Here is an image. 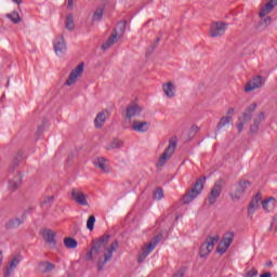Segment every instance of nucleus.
I'll list each match as a JSON object with an SVG mask.
<instances>
[{
	"label": "nucleus",
	"mask_w": 277,
	"mask_h": 277,
	"mask_svg": "<svg viewBox=\"0 0 277 277\" xmlns=\"http://www.w3.org/2000/svg\"><path fill=\"white\" fill-rule=\"evenodd\" d=\"M206 181H207V177L202 176L195 182L192 189L183 196L182 198L183 205H189V202H194L195 198H198V196L202 194V189H205Z\"/></svg>",
	"instance_id": "f257e3e1"
},
{
	"label": "nucleus",
	"mask_w": 277,
	"mask_h": 277,
	"mask_svg": "<svg viewBox=\"0 0 277 277\" xmlns=\"http://www.w3.org/2000/svg\"><path fill=\"white\" fill-rule=\"evenodd\" d=\"M111 236L109 234H105L100 237L97 240L93 242L91 250L87 253V261H92L94 254H100V252L106 248L107 243H109V239Z\"/></svg>",
	"instance_id": "f03ea898"
},
{
	"label": "nucleus",
	"mask_w": 277,
	"mask_h": 277,
	"mask_svg": "<svg viewBox=\"0 0 277 277\" xmlns=\"http://www.w3.org/2000/svg\"><path fill=\"white\" fill-rule=\"evenodd\" d=\"M116 250H118V240H115L109 248L105 250L103 256L98 259L96 264L97 272H103L105 269L107 263L114 258V252H116Z\"/></svg>",
	"instance_id": "7ed1b4c3"
},
{
	"label": "nucleus",
	"mask_w": 277,
	"mask_h": 277,
	"mask_svg": "<svg viewBox=\"0 0 277 277\" xmlns=\"http://www.w3.org/2000/svg\"><path fill=\"white\" fill-rule=\"evenodd\" d=\"M217 241H220V236H208L206 238V241L201 245L199 249L200 259H207V256L211 254V252H213V249L215 248V243H217Z\"/></svg>",
	"instance_id": "20e7f679"
},
{
	"label": "nucleus",
	"mask_w": 277,
	"mask_h": 277,
	"mask_svg": "<svg viewBox=\"0 0 277 277\" xmlns=\"http://www.w3.org/2000/svg\"><path fill=\"white\" fill-rule=\"evenodd\" d=\"M251 183L247 180H239L236 188L229 193V197L233 200V202H239L241 200V197L243 194H246V190L248 187H250Z\"/></svg>",
	"instance_id": "39448f33"
},
{
	"label": "nucleus",
	"mask_w": 277,
	"mask_h": 277,
	"mask_svg": "<svg viewBox=\"0 0 277 277\" xmlns=\"http://www.w3.org/2000/svg\"><path fill=\"white\" fill-rule=\"evenodd\" d=\"M177 145H179V142L176 141V138L170 140L169 145L160 156L157 166H160V167L166 166V163H168V160H170L172 158V155H174Z\"/></svg>",
	"instance_id": "423d86ee"
},
{
	"label": "nucleus",
	"mask_w": 277,
	"mask_h": 277,
	"mask_svg": "<svg viewBox=\"0 0 277 277\" xmlns=\"http://www.w3.org/2000/svg\"><path fill=\"white\" fill-rule=\"evenodd\" d=\"M159 241H161V237L156 236L150 240L147 246L142 249V252L138 255V263H144L148 254H150V252H153V250H155L157 246H159Z\"/></svg>",
	"instance_id": "0eeeda50"
},
{
	"label": "nucleus",
	"mask_w": 277,
	"mask_h": 277,
	"mask_svg": "<svg viewBox=\"0 0 277 277\" xmlns=\"http://www.w3.org/2000/svg\"><path fill=\"white\" fill-rule=\"evenodd\" d=\"M223 185H224V180H219L217 182L214 183L208 196L209 205H215V202H217V198L222 196Z\"/></svg>",
	"instance_id": "6e6552de"
},
{
	"label": "nucleus",
	"mask_w": 277,
	"mask_h": 277,
	"mask_svg": "<svg viewBox=\"0 0 277 277\" xmlns=\"http://www.w3.org/2000/svg\"><path fill=\"white\" fill-rule=\"evenodd\" d=\"M228 29V24L224 22H214L210 27V38H221L226 34Z\"/></svg>",
	"instance_id": "1a4fd4ad"
},
{
	"label": "nucleus",
	"mask_w": 277,
	"mask_h": 277,
	"mask_svg": "<svg viewBox=\"0 0 277 277\" xmlns=\"http://www.w3.org/2000/svg\"><path fill=\"white\" fill-rule=\"evenodd\" d=\"M235 239V234L233 232H229L225 234L223 239L219 242V246L216 248L217 254H226V251L228 248H230V243H233V240Z\"/></svg>",
	"instance_id": "9d476101"
},
{
	"label": "nucleus",
	"mask_w": 277,
	"mask_h": 277,
	"mask_svg": "<svg viewBox=\"0 0 277 277\" xmlns=\"http://www.w3.org/2000/svg\"><path fill=\"white\" fill-rule=\"evenodd\" d=\"M265 85V78L263 76H256L252 80H249L245 85V92H254Z\"/></svg>",
	"instance_id": "9b49d317"
},
{
	"label": "nucleus",
	"mask_w": 277,
	"mask_h": 277,
	"mask_svg": "<svg viewBox=\"0 0 277 277\" xmlns=\"http://www.w3.org/2000/svg\"><path fill=\"white\" fill-rule=\"evenodd\" d=\"M261 200H263V197L261 193H258L250 201L249 208H248V215L249 217H252L256 211L261 208Z\"/></svg>",
	"instance_id": "f8f14e48"
},
{
	"label": "nucleus",
	"mask_w": 277,
	"mask_h": 277,
	"mask_svg": "<svg viewBox=\"0 0 277 277\" xmlns=\"http://www.w3.org/2000/svg\"><path fill=\"white\" fill-rule=\"evenodd\" d=\"M83 74V63H80L75 69L69 74L68 79L66 80V85H75L77 79Z\"/></svg>",
	"instance_id": "ddd939ff"
},
{
	"label": "nucleus",
	"mask_w": 277,
	"mask_h": 277,
	"mask_svg": "<svg viewBox=\"0 0 277 277\" xmlns=\"http://www.w3.org/2000/svg\"><path fill=\"white\" fill-rule=\"evenodd\" d=\"M71 200L81 207H88V196L77 188L71 189Z\"/></svg>",
	"instance_id": "4468645a"
},
{
	"label": "nucleus",
	"mask_w": 277,
	"mask_h": 277,
	"mask_svg": "<svg viewBox=\"0 0 277 277\" xmlns=\"http://www.w3.org/2000/svg\"><path fill=\"white\" fill-rule=\"evenodd\" d=\"M53 49L54 53L58 56L64 55L66 53L67 48H66V41L64 40V37H56L53 41Z\"/></svg>",
	"instance_id": "2eb2a0df"
},
{
	"label": "nucleus",
	"mask_w": 277,
	"mask_h": 277,
	"mask_svg": "<svg viewBox=\"0 0 277 277\" xmlns=\"http://www.w3.org/2000/svg\"><path fill=\"white\" fill-rule=\"evenodd\" d=\"M261 122H265V113L261 111L253 118V124L250 126V134L256 135L261 128Z\"/></svg>",
	"instance_id": "dca6fc26"
},
{
	"label": "nucleus",
	"mask_w": 277,
	"mask_h": 277,
	"mask_svg": "<svg viewBox=\"0 0 277 277\" xmlns=\"http://www.w3.org/2000/svg\"><path fill=\"white\" fill-rule=\"evenodd\" d=\"M93 164L98 168L102 172L109 174L111 172V167H109V160L105 157H97L94 159Z\"/></svg>",
	"instance_id": "f3484780"
},
{
	"label": "nucleus",
	"mask_w": 277,
	"mask_h": 277,
	"mask_svg": "<svg viewBox=\"0 0 277 277\" xmlns=\"http://www.w3.org/2000/svg\"><path fill=\"white\" fill-rule=\"evenodd\" d=\"M26 220H27V214L25 213H23L21 216L10 219L5 223V228H9V229L18 228L19 226H23V224H25Z\"/></svg>",
	"instance_id": "a211bd4d"
},
{
	"label": "nucleus",
	"mask_w": 277,
	"mask_h": 277,
	"mask_svg": "<svg viewBox=\"0 0 277 277\" xmlns=\"http://www.w3.org/2000/svg\"><path fill=\"white\" fill-rule=\"evenodd\" d=\"M19 185H23V173L16 171L14 176L9 180V189L16 192Z\"/></svg>",
	"instance_id": "6ab92c4d"
},
{
	"label": "nucleus",
	"mask_w": 277,
	"mask_h": 277,
	"mask_svg": "<svg viewBox=\"0 0 277 277\" xmlns=\"http://www.w3.org/2000/svg\"><path fill=\"white\" fill-rule=\"evenodd\" d=\"M144 108L137 104H130L126 109V118L131 120V118H135V116H140Z\"/></svg>",
	"instance_id": "aec40b11"
},
{
	"label": "nucleus",
	"mask_w": 277,
	"mask_h": 277,
	"mask_svg": "<svg viewBox=\"0 0 277 277\" xmlns=\"http://www.w3.org/2000/svg\"><path fill=\"white\" fill-rule=\"evenodd\" d=\"M42 237L45 243L50 246V248H55L57 246V241L55 240V233L51 229H43Z\"/></svg>",
	"instance_id": "412c9836"
},
{
	"label": "nucleus",
	"mask_w": 277,
	"mask_h": 277,
	"mask_svg": "<svg viewBox=\"0 0 277 277\" xmlns=\"http://www.w3.org/2000/svg\"><path fill=\"white\" fill-rule=\"evenodd\" d=\"M107 118H109V111L103 110L98 113L94 119L95 129H102L103 124L107 121Z\"/></svg>",
	"instance_id": "4be33fe9"
},
{
	"label": "nucleus",
	"mask_w": 277,
	"mask_h": 277,
	"mask_svg": "<svg viewBox=\"0 0 277 277\" xmlns=\"http://www.w3.org/2000/svg\"><path fill=\"white\" fill-rule=\"evenodd\" d=\"M277 5V0H269L260 11V18H264L267 14H272L274 12V8Z\"/></svg>",
	"instance_id": "5701e85b"
},
{
	"label": "nucleus",
	"mask_w": 277,
	"mask_h": 277,
	"mask_svg": "<svg viewBox=\"0 0 277 277\" xmlns=\"http://www.w3.org/2000/svg\"><path fill=\"white\" fill-rule=\"evenodd\" d=\"M21 255H16L14 256L11 262L9 263V266L6 267L5 272H4V277H11L12 276V272H14V269H16V266L18 265V263H21Z\"/></svg>",
	"instance_id": "b1692460"
},
{
	"label": "nucleus",
	"mask_w": 277,
	"mask_h": 277,
	"mask_svg": "<svg viewBox=\"0 0 277 277\" xmlns=\"http://www.w3.org/2000/svg\"><path fill=\"white\" fill-rule=\"evenodd\" d=\"M133 131H136L137 133H146L148 129H150V126L146 121H133L132 123Z\"/></svg>",
	"instance_id": "393cba45"
},
{
	"label": "nucleus",
	"mask_w": 277,
	"mask_h": 277,
	"mask_svg": "<svg viewBox=\"0 0 277 277\" xmlns=\"http://www.w3.org/2000/svg\"><path fill=\"white\" fill-rule=\"evenodd\" d=\"M162 91L168 98H174V96L176 95V87H174V83L172 82L162 84Z\"/></svg>",
	"instance_id": "a878e982"
},
{
	"label": "nucleus",
	"mask_w": 277,
	"mask_h": 277,
	"mask_svg": "<svg viewBox=\"0 0 277 277\" xmlns=\"http://www.w3.org/2000/svg\"><path fill=\"white\" fill-rule=\"evenodd\" d=\"M262 208L269 213V211H274L276 209V199L274 197H269L262 201Z\"/></svg>",
	"instance_id": "bb28decb"
},
{
	"label": "nucleus",
	"mask_w": 277,
	"mask_h": 277,
	"mask_svg": "<svg viewBox=\"0 0 277 277\" xmlns=\"http://www.w3.org/2000/svg\"><path fill=\"white\" fill-rule=\"evenodd\" d=\"M38 269L41 274H49V272L55 269V264L51 262H39Z\"/></svg>",
	"instance_id": "cd10ccee"
},
{
	"label": "nucleus",
	"mask_w": 277,
	"mask_h": 277,
	"mask_svg": "<svg viewBox=\"0 0 277 277\" xmlns=\"http://www.w3.org/2000/svg\"><path fill=\"white\" fill-rule=\"evenodd\" d=\"M118 39V32L113 34L107 41L102 45V50L103 51H107L108 49H110L111 47H114V44H116V40Z\"/></svg>",
	"instance_id": "c85d7f7f"
},
{
	"label": "nucleus",
	"mask_w": 277,
	"mask_h": 277,
	"mask_svg": "<svg viewBox=\"0 0 277 277\" xmlns=\"http://www.w3.org/2000/svg\"><path fill=\"white\" fill-rule=\"evenodd\" d=\"M124 31H127V21L119 22L115 34H117L118 38H122L124 36Z\"/></svg>",
	"instance_id": "c756f323"
},
{
	"label": "nucleus",
	"mask_w": 277,
	"mask_h": 277,
	"mask_svg": "<svg viewBox=\"0 0 277 277\" xmlns=\"http://www.w3.org/2000/svg\"><path fill=\"white\" fill-rule=\"evenodd\" d=\"M64 246L68 248V250H75L77 246H79V242L75 238H65L64 239Z\"/></svg>",
	"instance_id": "7c9ffc66"
},
{
	"label": "nucleus",
	"mask_w": 277,
	"mask_h": 277,
	"mask_svg": "<svg viewBox=\"0 0 277 277\" xmlns=\"http://www.w3.org/2000/svg\"><path fill=\"white\" fill-rule=\"evenodd\" d=\"M5 17L9 18V21L13 22L14 25H18V23H21V15L16 11L8 13Z\"/></svg>",
	"instance_id": "2f4dec72"
},
{
	"label": "nucleus",
	"mask_w": 277,
	"mask_h": 277,
	"mask_svg": "<svg viewBox=\"0 0 277 277\" xmlns=\"http://www.w3.org/2000/svg\"><path fill=\"white\" fill-rule=\"evenodd\" d=\"M21 159H23V151L17 153V156L15 157V162H14L13 167H11L9 169V176H11V174H14V168H16L18 166V161H21Z\"/></svg>",
	"instance_id": "473e14b6"
},
{
	"label": "nucleus",
	"mask_w": 277,
	"mask_h": 277,
	"mask_svg": "<svg viewBox=\"0 0 277 277\" xmlns=\"http://www.w3.org/2000/svg\"><path fill=\"white\" fill-rule=\"evenodd\" d=\"M65 27L69 31H72V29H75V18H72V15H67Z\"/></svg>",
	"instance_id": "72a5a7b5"
},
{
	"label": "nucleus",
	"mask_w": 277,
	"mask_h": 277,
	"mask_svg": "<svg viewBox=\"0 0 277 277\" xmlns=\"http://www.w3.org/2000/svg\"><path fill=\"white\" fill-rule=\"evenodd\" d=\"M123 142L121 140H114L110 145L107 147V150H114L116 148H122Z\"/></svg>",
	"instance_id": "f704fd0d"
},
{
	"label": "nucleus",
	"mask_w": 277,
	"mask_h": 277,
	"mask_svg": "<svg viewBox=\"0 0 277 277\" xmlns=\"http://www.w3.org/2000/svg\"><path fill=\"white\" fill-rule=\"evenodd\" d=\"M229 122H230V117L221 118L220 122L216 126L217 131H220V129H224V127H226V124H228Z\"/></svg>",
	"instance_id": "c9c22d12"
},
{
	"label": "nucleus",
	"mask_w": 277,
	"mask_h": 277,
	"mask_svg": "<svg viewBox=\"0 0 277 277\" xmlns=\"http://www.w3.org/2000/svg\"><path fill=\"white\" fill-rule=\"evenodd\" d=\"M104 13H105V10L103 8L96 9V11L93 14V21H101V18H103Z\"/></svg>",
	"instance_id": "e433bc0d"
},
{
	"label": "nucleus",
	"mask_w": 277,
	"mask_h": 277,
	"mask_svg": "<svg viewBox=\"0 0 277 277\" xmlns=\"http://www.w3.org/2000/svg\"><path fill=\"white\" fill-rule=\"evenodd\" d=\"M95 222H96V216H94V215L89 216V219L87 221V228L89 230H94Z\"/></svg>",
	"instance_id": "4c0bfd02"
},
{
	"label": "nucleus",
	"mask_w": 277,
	"mask_h": 277,
	"mask_svg": "<svg viewBox=\"0 0 277 277\" xmlns=\"http://www.w3.org/2000/svg\"><path fill=\"white\" fill-rule=\"evenodd\" d=\"M163 198V188H157L154 192V199L155 200H161Z\"/></svg>",
	"instance_id": "58836bf2"
},
{
	"label": "nucleus",
	"mask_w": 277,
	"mask_h": 277,
	"mask_svg": "<svg viewBox=\"0 0 277 277\" xmlns=\"http://www.w3.org/2000/svg\"><path fill=\"white\" fill-rule=\"evenodd\" d=\"M242 122H250L252 120V114L250 113H243L242 118H239Z\"/></svg>",
	"instance_id": "ea45409f"
},
{
	"label": "nucleus",
	"mask_w": 277,
	"mask_h": 277,
	"mask_svg": "<svg viewBox=\"0 0 277 277\" xmlns=\"http://www.w3.org/2000/svg\"><path fill=\"white\" fill-rule=\"evenodd\" d=\"M256 107H258L256 103H252L251 105H249L247 107L246 113L251 114V116H252V114H254V111H256Z\"/></svg>",
	"instance_id": "a19ab883"
},
{
	"label": "nucleus",
	"mask_w": 277,
	"mask_h": 277,
	"mask_svg": "<svg viewBox=\"0 0 277 277\" xmlns=\"http://www.w3.org/2000/svg\"><path fill=\"white\" fill-rule=\"evenodd\" d=\"M259 276V271L256 268H251L247 274L243 275V277H254Z\"/></svg>",
	"instance_id": "79ce46f5"
},
{
	"label": "nucleus",
	"mask_w": 277,
	"mask_h": 277,
	"mask_svg": "<svg viewBox=\"0 0 277 277\" xmlns=\"http://www.w3.org/2000/svg\"><path fill=\"white\" fill-rule=\"evenodd\" d=\"M246 122L239 120L238 123H236V129L238 130V133H241V131H243V127H245Z\"/></svg>",
	"instance_id": "37998d69"
},
{
	"label": "nucleus",
	"mask_w": 277,
	"mask_h": 277,
	"mask_svg": "<svg viewBox=\"0 0 277 277\" xmlns=\"http://www.w3.org/2000/svg\"><path fill=\"white\" fill-rule=\"evenodd\" d=\"M263 23H264L265 27H269V25H272V17L266 16V17L263 19Z\"/></svg>",
	"instance_id": "c03bdc74"
},
{
	"label": "nucleus",
	"mask_w": 277,
	"mask_h": 277,
	"mask_svg": "<svg viewBox=\"0 0 277 277\" xmlns=\"http://www.w3.org/2000/svg\"><path fill=\"white\" fill-rule=\"evenodd\" d=\"M75 6V0H67V10H72Z\"/></svg>",
	"instance_id": "a18cd8bd"
},
{
	"label": "nucleus",
	"mask_w": 277,
	"mask_h": 277,
	"mask_svg": "<svg viewBox=\"0 0 277 277\" xmlns=\"http://www.w3.org/2000/svg\"><path fill=\"white\" fill-rule=\"evenodd\" d=\"M55 197L51 196V197H48L43 200V205H47L49 202H52L54 200Z\"/></svg>",
	"instance_id": "49530a36"
},
{
	"label": "nucleus",
	"mask_w": 277,
	"mask_h": 277,
	"mask_svg": "<svg viewBox=\"0 0 277 277\" xmlns=\"http://www.w3.org/2000/svg\"><path fill=\"white\" fill-rule=\"evenodd\" d=\"M260 277H272V273L267 272V273L261 274Z\"/></svg>",
	"instance_id": "de8ad7c7"
},
{
	"label": "nucleus",
	"mask_w": 277,
	"mask_h": 277,
	"mask_svg": "<svg viewBox=\"0 0 277 277\" xmlns=\"http://www.w3.org/2000/svg\"><path fill=\"white\" fill-rule=\"evenodd\" d=\"M13 3H16L17 5H21L23 3V0H11Z\"/></svg>",
	"instance_id": "09e8293b"
},
{
	"label": "nucleus",
	"mask_w": 277,
	"mask_h": 277,
	"mask_svg": "<svg viewBox=\"0 0 277 277\" xmlns=\"http://www.w3.org/2000/svg\"><path fill=\"white\" fill-rule=\"evenodd\" d=\"M273 265H274V263L272 261H268V262L265 263L266 267H272Z\"/></svg>",
	"instance_id": "8fccbe9b"
},
{
	"label": "nucleus",
	"mask_w": 277,
	"mask_h": 277,
	"mask_svg": "<svg viewBox=\"0 0 277 277\" xmlns=\"http://www.w3.org/2000/svg\"><path fill=\"white\" fill-rule=\"evenodd\" d=\"M227 114H228V115L235 114V108H229V109L227 110Z\"/></svg>",
	"instance_id": "3c124183"
},
{
	"label": "nucleus",
	"mask_w": 277,
	"mask_h": 277,
	"mask_svg": "<svg viewBox=\"0 0 277 277\" xmlns=\"http://www.w3.org/2000/svg\"><path fill=\"white\" fill-rule=\"evenodd\" d=\"M3 263V253L0 251V265Z\"/></svg>",
	"instance_id": "603ef678"
},
{
	"label": "nucleus",
	"mask_w": 277,
	"mask_h": 277,
	"mask_svg": "<svg viewBox=\"0 0 277 277\" xmlns=\"http://www.w3.org/2000/svg\"><path fill=\"white\" fill-rule=\"evenodd\" d=\"M42 131H44V128L43 127H39L38 128V133H42Z\"/></svg>",
	"instance_id": "864d4df0"
},
{
	"label": "nucleus",
	"mask_w": 277,
	"mask_h": 277,
	"mask_svg": "<svg viewBox=\"0 0 277 277\" xmlns=\"http://www.w3.org/2000/svg\"><path fill=\"white\" fill-rule=\"evenodd\" d=\"M159 42H161V37H158V38L156 39V44H159Z\"/></svg>",
	"instance_id": "5fc2aeb1"
},
{
	"label": "nucleus",
	"mask_w": 277,
	"mask_h": 277,
	"mask_svg": "<svg viewBox=\"0 0 277 277\" xmlns=\"http://www.w3.org/2000/svg\"><path fill=\"white\" fill-rule=\"evenodd\" d=\"M6 85H10V81L6 82Z\"/></svg>",
	"instance_id": "6e6d98bb"
},
{
	"label": "nucleus",
	"mask_w": 277,
	"mask_h": 277,
	"mask_svg": "<svg viewBox=\"0 0 277 277\" xmlns=\"http://www.w3.org/2000/svg\"><path fill=\"white\" fill-rule=\"evenodd\" d=\"M175 220L179 221V216H176Z\"/></svg>",
	"instance_id": "4d7b16f0"
}]
</instances>
